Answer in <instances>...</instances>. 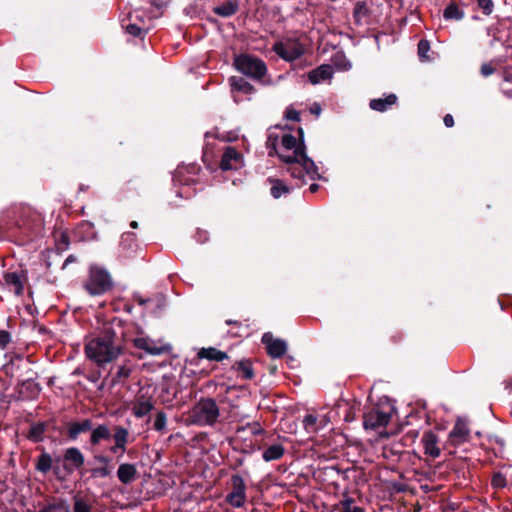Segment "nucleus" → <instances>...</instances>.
<instances>
[{"mask_svg":"<svg viewBox=\"0 0 512 512\" xmlns=\"http://www.w3.org/2000/svg\"><path fill=\"white\" fill-rule=\"evenodd\" d=\"M277 145H278V135L275 133H272V132L269 133V135L267 137V141H266V146H267V149L269 150L268 155L270 157H273L276 154H278Z\"/></svg>","mask_w":512,"mask_h":512,"instance_id":"obj_41","label":"nucleus"},{"mask_svg":"<svg viewBox=\"0 0 512 512\" xmlns=\"http://www.w3.org/2000/svg\"><path fill=\"white\" fill-rule=\"evenodd\" d=\"M135 238V234L132 232L124 233L122 235L121 245L124 246L127 241H133Z\"/></svg>","mask_w":512,"mask_h":512,"instance_id":"obj_59","label":"nucleus"},{"mask_svg":"<svg viewBox=\"0 0 512 512\" xmlns=\"http://www.w3.org/2000/svg\"><path fill=\"white\" fill-rule=\"evenodd\" d=\"M397 96L395 94H389L385 98H376L370 100L369 107L378 112H385L390 106L397 102Z\"/></svg>","mask_w":512,"mask_h":512,"instance_id":"obj_29","label":"nucleus"},{"mask_svg":"<svg viewBox=\"0 0 512 512\" xmlns=\"http://www.w3.org/2000/svg\"><path fill=\"white\" fill-rule=\"evenodd\" d=\"M71 512H93L91 500L81 494H76L72 498Z\"/></svg>","mask_w":512,"mask_h":512,"instance_id":"obj_30","label":"nucleus"},{"mask_svg":"<svg viewBox=\"0 0 512 512\" xmlns=\"http://www.w3.org/2000/svg\"><path fill=\"white\" fill-rule=\"evenodd\" d=\"M422 444L424 447V453L431 458H437L441 451L438 447V436L432 431H426L422 437Z\"/></svg>","mask_w":512,"mask_h":512,"instance_id":"obj_20","label":"nucleus"},{"mask_svg":"<svg viewBox=\"0 0 512 512\" xmlns=\"http://www.w3.org/2000/svg\"><path fill=\"white\" fill-rule=\"evenodd\" d=\"M11 341V334L6 330H0V348H5Z\"/></svg>","mask_w":512,"mask_h":512,"instance_id":"obj_52","label":"nucleus"},{"mask_svg":"<svg viewBox=\"0 0 512 512\" xmlns=\"http://www.w3.org/2000/svg\"><path fill=\"white\" fill-rule=\"evenodd\" d=\"M443 17L445 20L460 21L465 17V13L461 10L457 3L451 2L443 11Z\"/></svg>","mask_w":512,"mask_h":512,"instance_id":"obj_35","label":"nucleus"},{"mask_svg":"<svg viewBox=\"0 0 512 512\" xmlns=\"http://www.w3.org/2000/svg\"><path fill=\"white\" fill-rule=\"evenodd\" d=\"M112 467H95L90 470H84V473L89 472L91 478H106L110 476Z\"/></svg>","mask_w":512,"mask_h":512,"instance_id":"obj_42","label":"nucleus"},{"mask_svg":"<svg viewBox=\"0 0 512 512\" xmlns=\"http://www.w3.org/2000/svg\"><path fill=\"white\" fill-rule=\"evenodd\" d=\"M135 18V22H130L128 24H122V27L125 29V32L132 35L133 37H137L139 39H144L149 28L145 25L143 18L138 14V12L133 14H129V20Z\"/></svg>","mask_w":512,"mask_h":512,"instance_id":"obj_17","label":"nucleus"},{"mask_svg":"<svg viewBox=\"0 0 512 512\" xmlns=\"http://www.w3.org/2000/svg\"><path fill=\"white\" fill-rule=\"evenodd\" d=\"M228 83L232 94L238 92L249 96L256 92V88L242 76H231ZM233 98L235 102H238L235 95H233Z\"/></svg>","mask_w":512,"mask_h":512,"instance_id":"obj_18","label":"nucleus"},{"mask_svg":"<svg viewBox=\"0 0 512 512\" xmlns=\"http://www.w3.org/2000/svg\"><path fill=\"white\" fill-rule=\"evenodd\" d=\"M196 237H197V241L201 242V243H204L208 239L207 232L201 231V230L197 231Z\"/></svg>","mask_w":512,"mask_h":512,"instance_id":"obj_60","label":"nucleus"},{"mask_svg":"<svg viewBox=\"0 0 512 512\" xmlns=\"http://www.w3.org/2000/svg\"><path fill=\"white\" fill-rule=\"evenodd\" d=\"M198 359H207L209 361H217L221 362L225 359H228L229 356L226 352L218 350L215 347L201 348L197 353Z\"/></svg>","mask_w":512,"mask_h":512,"instance_id":"obj_28","label":"nucleus"},{"mask_svg":"<svg viewBox=\"0 0 512 512\" xmlns=\"http://www.w3.org/2000/svg\"><path fill=\"white\" fill-rule=\"evenodd\" d=\"M93 428L91 419H83L81 421H70L65 425V434L70 441H76L81 434L87 433Z\"/></svg>","mask_w":512,"mask_h":512,"instance_id":"obj_15","label":"nucleus"},{"mask_svg":"<svg viewBox=\"0 0 512 512\" xmlns=\"http://www.w3.org/2000/svg\"><path fill=\"white\" fill-rule=\"evenodd\" d=\"M391 340L393 341V343H398L402 340V334L401 333H397L395 335H393L391 337Z\"/></svg>","mask_w":512,"mask_h":512,"instance_id":"obj_62","label":"nucleus"},{"mask_svg":"<svg viewBox=\"0 0 512 512\" xmlns=\"http://www.w3.org/2000/svg\"><path fill=\"white\" fill-rule=\"evenodd\" d=\"M242 162V154L234 147L228 146L222 154L219 166L223 171L237 170L242 166Z\"/></svg>","mask_w":512,"mask_h":512,"instance_id":"obj_13","label":"nucleus"},{"mask_svg":"<svg viewBox=\"0 0 512 512\" xmlns=\"http://www.w3.org/2000/svg\"><path fill=\"white\" fill-rule=\"evenodd\" d=\"M117 477L122 484H130L137 477V469L134 464L122 463L117 469Z\"/></svg>","mask_w":512,"mask_h":512,"instance_id":"obj_25","label":"nucleus"},{"mask_svg":"<svg viewBox=\"0 0 512 512\" xmlns=\"http://www.w3.org/2000/svg\"><path fill=\"white\" fill-rule=\"evenodd\" d=\"M272 50L283 60L292 62L300 58L304 54L303 46L298 42H293L291 45L286 46L282 42H276Z\"/></svg>","mask_w":512,"mask_h":512,"instance_id":"obj_12","label":"nucleus"},{"mask_svg":"<svg viewBox=\"0 0 512 512\" xmlns=\"http://www.w3.org/2000/svg\"><path fill=\"white\" fill-rule=\"evenodd\" d=\"M470 430L468 423L463 418H458L454 424L453 429L449 433L450 442L457 446L469 441Z\"/></svg>","mask_w":512,"mask_h":512,"instance_id":"obj_16","label":"nucleus"},{"mask_svg":"<svg viewBox=\"0 0 512 512\" xmlns=\"http://www.w3.org/2000/svg\"><path fill=\"white\" fill-rule=\"evenodd\" d=\"M285 449L281 444H273L269 446L262 454L266 462L280 459L284 455Z\"/></svg>","mask_w":512,"mask_h":512,"instance_id":"obj_36","label":"nucleus"},{"mask_svg":"<svg viewBox=\"0 0 512 512\" xmlns=\"http://www.w3.org/2000/svg\"><path fill=\"white\" fill-rule=\"evenodd\" d=\"M89 438V444L92 447L98 446L102 441H108L113 438V430L111 431L109 427L105 424H100L93 427Z\"/></svg>","mask_w":512,"mask_h":512,"instance_id":"obj_21","label":"nucleus"},{"mask_svg":"<svg viewBox=\"0 0 512 512\" xmlns=\"http://www.w3.org/2000/svg\"><path fill=\"white\" fill-rule=\"evenodd\" d=\"M333 73H334V70L331 65L322 64V65L318 66L317 68L311 70L308 73V78L312 84H318L321 81H325V80L332 78Z\"/></svg>","mask_w":512,"mask_h":512,"instance_id":"obj_22","label":"nucleus"},{"mask_svg":"<svg viewBox=\"0 0 512 512\" xmlns=\"http://www.w3.org/2000/svg\"><path fill=\"white\" fill-rule=\"evenodd\" d=\"M299 148H300V146H298V148H296V150L293 151L292 155H284V154H281L278 152V154H276V156H278L282 162L289 164L291 166H295V164L300 165L301 157H300V155L297 154Z\"/></svg>","mask_w":512,"mask_h":512,"instance_id":"obj_40","label":"nucleus"},{"mask_svg":"<svg viewBox=\"0 0 512 512\" xmlns=\"http://www.w3.org/2000/svg\"><path fill=\"white\" fill-rule=\"evenodd\" d=\"M354 502V499L347 498L344 501H342V511L341 512H364L363 508L354 506L352 507L351 504Z\"/></svg>","mask_w":512,"mask_h":512,"instance_id":"obj_50","label":"nucleus"},{"mask_svg":"<svg viewBox=\"0 0 512 512\" xmlns=\"http://www.w3.org/2000/svg\"><path fill=\"white\" fill-rule=\"evenodd\" d=\"M129 340L123 321L115 317L105 323L100 333L86 344L85 352L90 360L103 366L117 359Z\"/></svg>","mask_w":512,"mask_h":512,"instance_id":"obj_1","label":"nucleus"},{"mask_svg":"<svg viewBox=\"0 0 512 512\" xmlns=\"http://www.w3.org/2000/svg\"><path fill=\"white\" fill-rule=\"evenodd\" d=\"M40 449L42 450V453L35 461V469L45 475L51 471V469L54 470L55 458H52L51 454L46 452L44 447H41Z\"/></svg>","mask_w":512,"mask_h":512,"instance_id":"obj_24","label":"nucleus"},{"mask_svg":"<svg viewBox=\"0 0 512 512\" xmlns=\"http://www.w3.org/2000/svg\"><path fill=\"white\" fill-rule=\"evenodd\" d=\"M20 386H21L20 392L21 393L25 392L27 394V397H31V398L36 397L41 391L40 384L35 382L33 380V378H31V377L26 380H23L20 383Z\"/></svg>","mask_w":512,"mask_h":512,"instance_id":"obj_37","label":"nucleus"},{"mask_svg":"<svg viewBox=\"0 0 512 512\" xmlns=\"http://www.w3.org/2000/svg\"><path fill=\"white\" fill-rule=\"evenodd\" d=\"M491 485L497 489L504 488L507 485L505 476L500 472L494 473L491 479Z\"/></svg>","mask_w":512,"mask_h":512,"instance_id":"obj_46","label":"nucleus"},{"mask_svg":"<svg viewBox=\"0 0 512 512\" xmlns=\"http://www.w3.org/2000/svg\"><path fill=\"white\" fill-rule=\"evenodd\" d=\"M189 420L192 424L204 427L214 426L220 416L216 400L211 397H201L189 410Z\"/></svg>","mask_w":512,"mask_h":512,"instance_id":"obj_4","label":"nucleus"},{"mask_svg":"<svg viewBox=\"0 0 512 512\" xmlns=\"http://www.w3.org/2000/svg\"><path fill=\"white\" fill-rule=\"evenodd\" d=\"M139 186L140 181L138 178L129 179L123 184L122 191L126 195H131L133 192H137Z\"/></svg>","mask_w":512,"mask_h":512,"instance_id":"obj_45","label":"nucleus"},{"mask_svg":"<svg viewBox=\"0 0 512 512\" xmlns=\"http://www.w3.org/2000/svg\"><path fill=\"white\" fill-rule=\"evenodd\" d=\"M6 285L13 291L17 296L23 294L24 282L27 280L25 272H6L3 276Z\"/></svg>","mask_w":512,"mask_h":512,"instance_id":"obj_19","label":"nucleus"},{"mask_svg":"<svg viewBox=\"0 0 512 512\" xmlns=\"http://www.w3.org/2000/svg\"><path fill=\"white\" fill-rule=\"evenodd\" d=\"M132 371L133 365L130 362L118 366L116 373L111 379V385L115 386L124 383L130 377Z\"/></svg>","mask_w":512,"mask_h":512,"instance_id":"obj_33","label":"nucleus"},{"mask_svg":"<svg viewBox=\"0 0 512 512\" xmlns=\"http://www.w3.org/2000/svg\"><path fill=\"white\" fill-rule=\"evenodd\" d=\"M298 131V138L291 134H284L281 139L282 147L286 150H293L295 151L298 146H300V133L299 129Z\"/></svg>","mask_w":512,"mask_h":512,"instance_id":"obj_38","label":"nucleus"},{"mask_svg":"<svg viewBox=\"0 0 512 512\" xmlns=\"http://www.w3.org/2000/svg\"><path fill=\"white\" fill-rule=\"evenodd\" d=\"M285 117L288 119V120H291V121H296V122H299L300 121V113L294 109H287L286 112H285Z\"/></svg>","mask_w":512,"mask_h":512,"instance_id":"obj_55","label":"nucleus"},{"mask_svg":"<svg viewBox=\"0 0 512 512\" xmlns=\"http://www.w3.org/2000/svg\"><path fill=\"white\" fill-rule=\"evenodd\" d=\"M316 424L317 417L315 415L307 414L303 419L304 429L309 433L317 432L318 427L316 426Z\"/></svg>","mask_w":512,"mask_h":512,"instance_id":"obj_43","label":"nucleus"},{"mask_svg":"<svg viewBox=\"0 0 512 512\" xmlns=\"http://www.w3.org/2000/svg\"><path fill=\"white\" fill-rule=\"evenodd\" d=\"M268 182L272 185L270 189V193L273 198L278 199L283 194L290 193V187L284 183V181L276 178H268Z\"/></svg>","mask_w":512,"mask_h":512,"instance_id":"obj_34","label":"nucleus"},{"mask_svg":"<svg viewBox=\"0 0 512 512\" xmlns=\"http://www.w3.org/2000/svg\"><path fill=\"white\" fill-rule=\"evenodd\" d=\"M239 10V3L238 0H227L223 2L222 4L215 6L212 11L214 14L223 17L228 18L233 15H235Z\"/></svg>","mask_w":512,"mask_h":512,"instance_id":"obj_27","label":"nucleus"},{"mask_svg":"<svg viewBox=\"0 0 512 512\" xmlns=\"http://www.w3.org/2000/svg\"><path fill=\"white\" fill-rule=\"evenodd\" d=\"M299 133H300V148L297 152L298 155H300V165L304 169V173L309 175L311 179H321V175L318 172V167L315 164V162L308 157L306 153V145L304 141V131L301 127H299Z\"/></svg>","mask_w":512,"mask_h":512,"instance_id":"obj_9","label":"nucleus"},{"mask_svg":"<svg viewBox=\"0 0 512 512\" xmlns=\"http://www.w3.org/2000/svg\"><path fill=\"white\" fill-rule=\"evenodd\" d=\"M129 430L123 426L115 425L113 427V440L114 444L109 447V451L112 454H117V460H119L126 452L127 445L129 443Z\"/></svg>","mask_w":512,"mask_h":512,"instance_id":"obj_11","label":"nucleus"},{"mask_svg":"<svg viewBox=\"0 0 512 512\" xmlns=\"http://www.w3.org/2000/svg\"><path fill=\"white\" fill-rule=\"evenodd\" d=\"M430 50V43L428 40L421 39L418 43V56L420 59H428L427 53Z\"/></svg>","mask_w":512,"mask_h":512,"instance_id":"obj_48","label":"nucleus"},{"mask_svg":"<svg viewBox=\"0 0 512 512\" xmlns=\"http://www.w3.org/2000/svg\"><path fill=\"white\" fill-rule=\"evenodd\" d=\"M345 421L346 422H352L355 420V411H354V407H349L347 409V412L345 414Z\"/></svg>","mask_w":512,"mask_h":512,"instance_id":"obj_57","label":"nucleus"},{"mask_svg":"<svg viewBox=\"0 0 512 512\" xmlns=\"http://www.w3.org/2000/svg\"><path fill=\"white\" fill-rule=\"evenodd\" d=\"M371 15V10L369 9L366 1H358L354 5L353 9V19L354 23L357 26H362L364 23H367V19Z\"/></svg>","mask_w":512,"mask_h":512,"instance_id":"obj_26","label":"nucleus"},{"mask_svg":"<svg viewBox=\"0 0 512 512\" xmlns=\"http://www.w3.org/2000/svg\"><path fill=\"white\" fill-rule=\"evenodd\" d=\"M167 415L164 411H158L153 423V428L156 431H163L166 428Z\"/></svg>","mask_w":512,"mask_h":512,"instance_id":"obj_44","label":"nucleus"},{"mask_svg":"<svg viewBox=\"0 0 512 512\" xmlns=\"http://www.w3.org/2000/svg\"><path fill=\"white\" fill-rule=\"evenodd\" d=\"M84 289L92 296L103 295L113 288V280L110 273L97 265L89 269L88 279L83 284Z\"/></svg>","mask_w":512,"mask_h":512,"instance_id":"obj_6","label":"nucleus"},{"mask_svg":"<svg viewBox=\"0 0 512 512\" xmlns=\"http://www.w3.org/2000/svg\"><path fill=\"white\" fill-rule=\"evenodd\" d=\"M39 512H71V510L70 506L61 500L44 506Z\"/></svg>","mask_w":512,"mask_h":512,"instance_id":"obj_39","label":"nucleus"},{"mask_svg":"<svg viewBox=\"0 0 512 512\" xmlns=\"http://www.w3.org/2000/svg\"><path fill=\"white\" fill-rule=\"evenodd\" d=\"M232 490L226 495L225 501L232 507L241 508L246 502V485L244 479L239 474L231 477Z\"/></svg>","mask_w":512,"mask_h":512,"instance_id":"obj_7","label":"nucleus"},{"mask_svg":"<svg viewBox=\"0 0 512 512\" xmlns=\"http://www.w3.org/2000/svg\"><path fill=\"white\" fill-rule=\"evenodd\" d=\"M503 78L507 82H512V73L505 71L503 74Z\"/></svg>","mask_w":512,"mask_h":512,"instance_id":"obj_64","label":"nucleus"},{"mask_svg":"<svg viewBox=\"0 0 512 512\" xmlns=\"http://www.w3.org/2000/svg\"><path fill=\"white\" fill-rule=\"evenodd\" d=\"M246 428H249L253 435H258L263 432V429L260 427V425L257 422H254L253 424L248 423L246 426L238 427L236 431L237 434L244 432Z\"/></svg>","mask_w":512,"mask_h":512,"instance_id":"obj_51","label":"nucleus"},{"mask_svg":"<svg viewBox=\"0 0 512 512\" xmlns=\"http://www.w3.org/2000/svg\"><path fill=\"white\" fill-rule=\"evenodd\" d=\"M231 368L243 380H252L255 376L252 361L250 359H241L235 361Z\"/></svg>","mask_w":512,"mask_h":512,"instance_id":"obj_23","label":"nucleus"},{"mask_svg":"<svg viewBox=\"0 0 512 512\" xmlns=\"http://www.w3.org/2000/svg\"><path fill=\"white\" fill-rule=\"evenodd\" d=\"M133 300L135 302H137L140 306H144L146 305L148 302H150V299L149 298H144L143 296H141L140 294H137L135 293L133 295Z\"/></svg>","mask_w":512,"mask_h":512,"instance_id":"obj_56","label":"nucleus"},{"mask_svg":"<svg viewBox=\"0 0 512 512\" xmlns=\"http://www.w3.org/2000/svg\"><path fill=\"white\" fill-rule=\"evenodd\" d=\"M261 342L265 345L267 354L274 359L283 357L287 352V343L283 339L274 338L271 332L263 334Z\"/></svg>","mask_w":512,"mask_h":512,"instance_id":"obj_10","label":"nucleus"},{"mask_svg":"<svg viewBox=\"0 0 512 512\" xmlns=\"http://www.w3.org/2000/svg\"><path fill=\"white\" fill-rule=\"evenodd\" d=\"M132 342L137 349L144 350L150 355H162L170 351V345H158L154 340L146 337L134 338Z\"/></svg>","mask_w":512,"mask_h":512,"instance_id":"obj_14","label":"nucleus"},{"mask_svg":"<svg viewBox=\"0 0 512 512\" xmlns=\"http://www.w3.org/2000/svg\"><path fill=\"white\" fill-rule=\"evenodd\" d=\"M148 3H150L152 6H154L157 9H161L163 5L165 4L164 0H147Z\"/></svg>","mask_w":512,"mask_h":512,"instance_id":"obj_61","label":"nucleus"},{"mask_svg":"<svg viewBox=\"0 0 512 512\" xmlns=\"http://www.w3.org/2000/svg\"><path fill=\"white\" fill-rule=\"evenodd\" d=\"M287 171L290 173L291 177L299 180H303L305 177L304 169L301 165L299 166H290ZM304 184V181L301 182L300 185Z\"/></svg>","mask_w":512,"mask_h":512,"instance_id":"obj_49","label":"nucleus"},{"mask_svg":"<svg viewBox=\"0 0 512 512\" xmlns=\"http://www.w3.org/2000/svg\"><path fill=\"white\" fill-rule=\"evenodd\" d=\"M233 66L238 72L255 82L262 85L271 83L270 80H265L268 72L266 63L255 55L248 53L237 54L233 58Z\"/></svg>","mask_w":512,"mask_h":512,"instance_id":"obj_3","label":"nucleus"},{"mask_svg":"<svg viewBox=\"0 0 512 512\" xmlns=\"http://www.w3.org/2000/svg\"><path fill=\"white\" fill-rule=\"evenodd\" d=\"M391 413L381 410L379 407L372 408L363 415V426L367 429H378L386 427L390 422Z\"/></svg>","mask_w":512,"mask_h":512,"instance_id":"obj_8","label":"nucleus"},{"mask_svg":"<svg viewBox=\"0 0 512 512\" xmlns=\"http://www.w3.org/2000/svg\"><path fill=\"white\" fill-rule=\"evenodd\" d=\"M480 72L482 76L488 77L495 72V68L490 63H483Z\"/></svg>","mask_w":512,"mask_h":512,"instance_id":"obj_53","label":"nucleus"},{"mask_svg":"<svg viewBox=\"0 0 512 512\" xmlns=\"http://www.w3.org/2000/svg\"><path fill=\"white\" fill-rule=\"evenodd\" d=\"M154 409L153 403L148 400L144 399V397H141L137 400V402L132 407V413L136 418H143Z\"/></svg>","mask_w":512,"mask_h":512,"instance_id":"obj_31","label":"nucleus"},{"mask_svg":"<svg viewBox=\"0 0 512 512\" xmlns=\"http://www.w3.org/2000/svg\"><path fill=\"white\" fill-rule=\"evenodd\" d=\"M49 422H38L31 426L28 438L33 442L43 441L44 434L49 431Z\"/></svg>","mask_w":512,"mask_h":512,"instance_id":"obj_32","label":"nucleus"},{"mask_svg":"<svg viewBox=\"0 0 512 512\" xmlns=\"http://www.w3.org/2000/svg\"><path fill=\"white\" fill-rule=\"evenodd\" d=\"M478 7L482 10L484 15H490L494 9L492 0H476Z\"/></svg>","mask_w":512,"mask_h":512,"instance_id":"obj_47","label":"nucleus"},{"mask_svg":"<svg viewBox=\"0 0 512 512\" xmlns=\"http://www.w3.org/2000/svg\"><path fill=\"white\" fill-rule=\"evenodd\" d=\"M85 458L77 447H70L64 451L63 456L55 457L54 475L57 479L63 480L78 470L84 475Z\"/></svg>","mask_w":512,"mask_h":512,"instance_id":"obj_5","label":"nucleus"},{"mask_svg":"<svg viewBox=\"0 0 512 512\" xmlns=\"http://www.w3.org/2000/svg\"><path fill=\"white\" fill-rule=\"evenodd\" d=\"M94 459L98 463L102 464V467H111L110 466L111 458L106 456V455L97 454V455L94 456Z\"/></svg>","mask_w":512,"mask_h":512,"instance_id":"obj_54","label":"nucleus"},{"mask_svg":"<svg viewBox=\"0 0 512 512\" xmlns=\"http://www.w3.org/2000/svg\"><path fill=\"white\" fill-rule=\"evenodd\" d=\"M17 209L10 208L0 216V233L6 238L23 244L40 232V224L28 217L16 218Z\"/></svg>","mask_w":512,"mask_h":512,"instance_id":"obj_2","label":"nucleus"},{"mask_svg":"<svg viewBox=\"0 0 512 512\" xmlns=\"http://www.w3.org/2000/svg\"><path fill=\"white\" fill-rule=\"evenodd\" d=\"M320 186L317 183H313L310 185L309 190L311 193H315L319 190Z\"/></svg>","mask_w":512,"mask_h":512,"instance_id":"obj_63","label":"nucleus"},{"mask_svg":"<svg viewBox=\"0 0 512 512\" xmlns=\"http://www.w3.org/2000/svg\"><path fill=\"white\" fill-rule=\"evenodd\" d=\"M443 122L446 127L450 128L454 126V118L451 114H446L443 118Z\"/></svg>","mask_w":512,"mask_h":512,"instance_id":"obj_58","label":"nucleus"}]
</instances>
